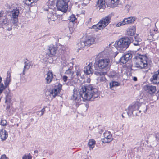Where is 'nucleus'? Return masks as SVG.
Segmentation results:
<instances>
[{"instance_id": "9d476101", "label": "nucleus", "mask_w": 159, "mask_h": 159, "mask_svg": "<svg viewBox=\"0 0 159 159\" xmlns=\"http://www.w3.org/2000/svg\"><path fill=\"white\" fill-rule=\"evenodd\" d=\"M62 85L59 83H57L54 89L48 92V94L52 97L54 98L58 93H60L62 89Z\"/></svg>"}, {"instance_id": "bb28decb", "label": "nucleus", "mask_w": 159, "mask_h": 159, "mask_svg": "<svg viewBox=\"0 0 159 159\" xmlns=\"http://www.w3.org/2000/svg\"><path fill=\"white\" fill-rule=\"evenodd\" d=\"M141 41V38L139 37L138 35H137L134 37V39H133V43L134 45L138 46L139 45Z\"/></svg>"}, {"instance_id": "c03bdc74", "label": "nucleus", "mask_w": 159, "mask_h": 159, "mask_svg": "<svg viewBox=\"0 0 159 159\" xmlns=\"http://www.w3.org/2000/svg\"><path fill=\"white\" fill-rule=\"evenodd\" d=\"M81 71L80 70H77L76 72V75L78 78L80 77L81 78Z\"/></svg>"}, {"instance_id": "0e129e2a", "label": "nucleus", "mask_w": 159, "mask_h": 159, "mask_svg": "<svg viewBox=\"0 0 159 159\" xmlns=\"http://www.w3.org/2000/svg\"><path fill=\"white\" fill-rule=\"evenodd\" d=\"M122 116L123 118H124L125 117L124 116H123V114L122 115Z\"/></svg>"}, {"instance_id": "4d7b16f0", "label": "nucleus", "mask_w": 159, "mask_h": 159, "mask_svg": "<svg viewBox=\"0 0 159 159\" xmlns=\"http://www.w3.org/2000/svg\"><path fill=\"white\" fill-rule=\"evenodd\" d=\"M133 80L134 81H136L137 80V78L136 77H134Z\"/></svg>"}, {"instance_id": "5701e85b", "label": "nucleus", "mask_w": 159, "mask_h": 159, "mask_svg": "<svg viewBox=\"0 0 159 159\" xmlns=\"http://www.w3.org/2000/svg\"><path fill=\"white\" fill-rule=\"evenodd\" d=\"M119 3V0H111V2L107 4V6L113 8L117 7Z\"/></svg>"}, {"instance_id": "13d9d810", "label": "nucleus", "mask_w": 159, "mask_h": 159, "mask_svg": "<svg viewBox=\"0 0 159 159\" xmlns=\"http://www.w3.org/2000/svg\"><path fill=\"white\" fill-rule=\"evenodd\" d=\"M103 130H102V129H101V130L100 131H99V133L101 134L102 133V132H103Z\"/></svg>"}, {"instance_id": "39448f33", "label": "nucleus", "mask_w": 159, "mask_h": 159, "mask_svg": "<svg viewBox=\"0 0 159 159\" xmlns=\"http://www.w3.org/2000/svg\"><path fill=\"white\" fill-rule=\"evenodd\" d=\"M53 44H50L48 46L46 50L47 54L49 57H51L52 56H55L60 57H62V55L64 52V51L60 48H58Z\"/></svg>"}, {"instance_id": "603ef678", "label": "nucleus", "mask_w": 159, "mask_h": 159, "mask_svg": "<svg viewBox=\"0 0 159 159\" xmlns=\"http://www.w3.org/2000/svg\"><path fill=\"white\" fill-rule=\"evenodd\" d=\"M91 20H92V18H89V19L88 20L87 22V23H88V24H90L91 22Z\"/></svg>"}, {"instance_id": "423d86ee", "label": "nucleus", "mask_w": 159, "mask_h": 159, "mask_svg": "<svg viewBox=\"0 0 159 159\" xmlns=\"http://www.w3.org/2000/svg\"><path fill=\"white\" fill-rule=\"evenodd\" d=\"M110 65V60L108 58H102L95 61L94 66L96 70L106 69Z\"/></svg>"}, {"instance_id": "72a5a7b5", "label": "nucleus", "mask_w": 159, "mask_h": 159, "mask_svg": "<svg viewBox=\"0 0 159 159\" xmlns=\"http://www.w3.org/2000/svg\"><path fill=\"white\" fill-rule=\"evenodd\" d=\"M46 4L48 5L49 7L52 8L53 7V5L54 4V0H49L46 3Z\"/></svg>"}, {"instance_id": "b1692460", "label": "nucleus", "mask_w": 159, "mask_h": 159, "mask_svg": "<svg viewBox=\"0 0 159 159\" xmlns=\"http://www.w3.org/2000/svg\"><path fill=\"white\" fill-rule=\"evenodd\" d=\"M86 46V43L84 40H81L77 44V46L78 49L77 50V52H79V50L84 48Z\"/></svg>"}, {"instance_id": "a18cd8bd", "label": "nucleus", "mask_w": 159, "mask_h": 159, "mask_svg": "<svg viewBox=\"0 0 159 159\" xmlns=\"http://www.w3.org/2000/svg\"><path fill=\"white\" fill-rule=\"evenodd\" d=\"M7 123L6 120H2L0 122V124L3 126H6L7 125Z\"/></svg>"}, {"instance_id": "dca6fc26", "label": "nucleus", "mask_w": 159, "mask_h": 159, "mask_svg": "<svg viewBox=\"0 0 159 159\" xmlns=\"http://www.w3.org/2000/svg\"><path fill=\"white\" fill-rule=\"evenodd\" d=\"M150 80L154 84H159V70L154 73Z\"/></svg>"}, {"instance_id": "79ce46f5", "label": "nucleus", "mask_w": 159, "mask_h": 159, "mask_svg": "<svg viewBox=\"0 0 159 159\" xmlns=\"http://www.w3.org/2000/svg\"><path fill=\"white\" fill-rule=\"evenodd\" d=\"M32 157L30 153L25 154L23 157L22 159H32Z\"/></svg>"}, {"instance_id": "f257e3e1", "label": "nucleus", "mask_w": 159, "mask_h": 159, "mask_svg": "<svg viewBox=\"0 0 159 159\" xmlns=\"http://www.w3.org/2000/svg\"><path fill=\"white\" fill-rule=\"evenodd\" d=\"M99 95L97 89L94 88L91 85L82 86L78 91L74 89L71 97L72 99L79 102L81 100L85 101H93Z\"/></svg>"}, {"instance_id": "6ab92c4d", "label": "nucleus", "mask_w": 159, "mask_h": 159, "mask_svg": "<svg viewBox=\"0 0 159 159\" xmlns=\"http://www.w3.org/2000/svg\"><path fill=\"white\" fill-rule=\"evenodd\" d=\"M92 66V64L90 63L87 66L84 68V71L86 75H90L93 73V70L91 68Z\"/></svg>"}, {"instance_id": "a211bd4d", "label": "nucleus", "mask_w": 159, "mask_h": 159, "mask_svg": "<svg viewBox=\"0 0 159 159\" xmlns=\"http://www.w3.org/2000/svg\"><path fill=\"white\" fill-rule=\"evenodd\" d=\"M95 38L92 36H88L84 41L87 46H90L95 43Z\"/></svg>"}, {"instance_id": "20e7f679", "label": "nucleus", "mask_w": 159, "mask_h": 159, "mask_svg": "<svg viewBox=\"0 0 159 159\" xmlns=\"http://www.w3.org/2000/svg\"><path fill=\"white\" fill-rule=\"evenodd\" d=\"M140 106L144 109V110L142 109L143 111L145 113L146 112L147 106L144 103H140L138 102H137L129 106L127 112L129 117L130 116L133 114V112L138 110L139 109Z\"/></svg>"}, {"instance_id": "58836bf2", "label": "nucleus", "mask_w": 159, "mask_h": 159, "mask_svg": "<svg viewBox=\"0 0 159 159\" xmlns=\"http://www.w3.org/2000/svg\"><path fill=\"white\" fill-rule=\"evenodd\" d=\"M120 61L121 63L123 64H125L128 61L124 55L120 58Z\"/></svg>"}, {"instance_id": "37998d69", "label": "nucleus", "mask_w": 159, "mask_h": 159, "mask_svg": "<svg viewBox=\"0 0 159 159\" xmlns=\"http://www.w3.org/2000/svg\"><path fill=\"white\" fill-rule=\"evenodd\" d=\"M94 73L96 75L98 76H100L102 75H105L106 74V72H99L96 71Z\"/></svg>"}, {"instance_id": "bf43d9fd", "label": "nucleus", "mask_w": 159, "mask_h": 159, "mask_svg": "<svg viewBox=\"0 0 159 159\" xmlns=\"http://www.w3.org/2000/svg\"><path fill=\"white\" fill-rule=\"evenodd\" d=\"M85 106L86 107V108H87V109L89 107V105L87 104H86L85 105Z\"/></svg>"}, {"instance_id": "7ed1b4c3", "label": "nucleus", "mask_w": 159, "mask_h": 159, "mask_svg": "<svg viewBox=\"0 0 159 159\" xmlns=\"http://www.w3.org/2000/svg\"><path fill=\"white\" fill-rule=\"evenodd\" d=\"M130 43V40L128 38H122L116 42L115 46L118 50L122 52L128 47Z\"/></svg>"}, {"instance_id": "7c9ffc66", "label": "nucleus", "mask_w": 159, "mask_h": 159, "mask_svg": "<svg viewBox=\"0 0 159 159\" xmlns=\"http://www.w3.org/2000/svg\"><path fill=\"white\" fill-rule=\"evenodd\" d=\"M92 29H94L96 31L102 29V26L101 25L100 23L98 22L97 24L93 25L91 28Z\"/></svg>"}, {"instance_id": "e433bc0d", "label": "nucleus", "mask_w": 159, "mask_h": 159, "mask_svg": "<svg viewBox=\"0 0 159 159\" xmlns=\"http://www.w3.org/2000/svg\"><path fill=\"white\" fill-rule=\"evenodd\" d=\"M125 57L126 58V59L128 61L132 57V54L129 53H127L124 55Z\"/></svg>"}, {"instance_id": "473e14b6", "label": "nucleus", "mask_w": 159, "mask_h": 159, "mask_svg": "<svg viewBox=\"0 0 159 159\" xmlns=\"http://www.w3.org/2000/svg\"><path fill=\"white\" fill-rule=\"evenodd\" d=\"M119 84V83L117 82L112 81L110 83V88L111 89L114 87L118 86Z\"/></svg>"}, {"instance_id": "393cba45", "label": "nucleus", "mask_w": 159, "mask_h": 159, "mask_svg": "<svg viewBox=\"0 0 159 159\" xmlns=\"http://www.w3.org/2000/svg\"><path fill=\"white\" fill-rule=\"evenodd\" d=\"M136 28L133 27L129 28L127 30L126 35L128 36H132L135 33Z\"/></svg>"}, {"instance_id": "680f3d73", "label": "nucleus", "mask_w": 159, "mask_h": 159, "mask_svg": "<svg viewBox=\"0 0 159 159\" xmlns=\"http://www.w3.org/2000/svg\"><path fill=\"white\" fill-rule=\"evenodd\" d=\"M87 82L88 83H89L90 82V79H88L87 80Z\"/></svg>"}, {"instance_id": "a19ab883", "label": "nucleus", "mask_w": 159, "mask_h": 159, "mask_svg": "<svg viewBox=\"0 0 159 159\" xmlns=\"http://www.w3.org/2000/svg\"><path fill=\"white\" fill-rule=\"evenodd\" d=\"M125 21L124 20V19L120 22L118 23L116 25V26L117 27H119L121 26L124 25H125Z\"/></svg>"}, {"instance_id": "f8f14e48", "label": "nucleus", "mask_w": 159, "mask_h": 159, "mask_svg": "<svg viewBox=\"0 0 159 159\" xmlns=\"http://www.w3.org/2000/svg\"><path fill=\"white\" fill-rule=\"evenodd\" d=\"M111 15L109 14L100 20L99 22L100 23L102 28L106 27L111 22Z\"/></svg>"}, {"instance_id": "2eb2a0df", "label": "nucleus", "mask_w": 159, "mask_h": 159, "mask_svg": "<svg viewBox=\"0 0 159 159\" xmlns=\"http://www.w3.org/2000/svg\"><path fill=\"white\" fill-rule=\"evenodd\" d=\"M2 25L5 27H7V30L8 31H11L12 30V26L13 25L12 21L11 20L4 19L3 20L2 23Z\"/></svg>"}, {"instance_id": "6e6d98bb", "label": "nucleus", "mask_w": 159, "mask_h": 159, "mask_svg": "<svg viewBox=\"0 0 159 159\" xmlns=\"http://www.w3.org/2000/svg\"><path fill=\"white\" fill-rule=\"evenodd\" d=\"M118 53V52H115L113 55V56L115 57Z\"/></svg>"}, {"instance_id": "e2e57ef3", "label": "nucleus", "mask_w": 159, "mask_h": 159, "mask_svg": "<svg viewBox=\"0 0 159 159\" xmlns=\"http://www.w3.org/2000/svg\"><path fill=\"white\" fill-rule=\"evenodd\" d=\"M30 120L31 121H33L34 120V119L32 118Z\"/></svg>"}, {"instance_id": "f03ea898", "label": "nucleus", "mask_w": 159, "mask_h": 159, "mask_svg": "<svg viewBox=\"0 0 159 159\" xmlns=\"http://www.w3.org/2000/svg\"><path fill=\"white\" fill-rule=\"evenodd\" d=\"M135 59V63L132 66L133 70H136L137 68H145L147 66L148 59L146 56L140 55L136 56Z\"/></svg>"}, {"instance_id": "f704fd0d", "label": "nucleus", "mask_w": 159, "mask_h": 159, "mask_svg": "<svg viewBox=\"0 0 159 159\" xmlns=\"http://www.w3.org/2000/svg\"><path fill=\"white\" fill-rule=\"evenodd\" d=\"M76 20V18L75 16L73 14L70 16L68 19V20L70 22H72L73 23Z\"/></svg>"}, {"instance_id": "69168bd1", "label": "nucleus", "mask_w": 159, "mask_h": 159, "mask_svg": "<svg viewBox=\"0 0 159 159\" xmlns=\"http://www.w3.org/2000/svg\"><path fill=\"white\" fill-rule=\"evenodd\" d=\"M18 126V124H17V126Z\"/></svg>"}, {"instance_id": "de8ad7c7", "label": "nucleus", "mask_w": 159, "mask_h": 159, "mask_svg": "<svg viewBox=\"0 0 159 159\" xmlns=\"http://www.w3.org/2000/svg\"><path fill=\"white\" fill-rule=\"evenodd\" d=\"M155 137L157 141L159 142V133H156L155 134Z\"/></svg>"}, {"instance_id": "09e8293b", "label": "nucleus", "mask_w": 159, "mask_h": 159, "mask_svg": "<svg viewBox=\"0 0 159 159\" xmlns=\"http://www.w3.org/2000/svg\"><path fill=\"white\" fill-rule=\"evenodd\" d=\"M0 159H9L8 157H7L6 155L5 154L1 155L0 157Z\"/></svg>"}, {"instance_id": "2f4dec72", "label": "nucleus", "mask_w": 159, "mask_h": 159, "mask_svg": "<svg viewBox=\"0 0 159 159\" xmlns=\"http://www.w3.org/2000/svg\"><path fill=\"white\" fill-rule=\"evenodd\" d=\"M97 80L98 82H104L106 81V79L104 76V75H102L98 78Z\"/></svg>"}, {"instance_id": "f3484780", "label": "nucleus", "mask_w": 159, "mask_h": 159, "mask_svg": "<svg viewBox=\"0 0 159 159\" xmlns=\"http://www.w3.org/2000/svg\"><path fill=\"white\" fill-rule=\"evenodd\" d=\"M3 92L5 95V103H11V96L9 89L8 88L6 90H4Z\"/></svg>"}, {"instance_id": "0eeeda50", "label": "nucleus", "mask_w": 159, "mask_h": 159, "mask_svg": "<svg viewBox=\"0 0 159 159\" xmlns=\"http://www.w3.org/2000/svg\"><path fill=\"white\" fill-rule=\"evenodd\" d=\"M11 74L9 71H7V76L5 80L4 81V85L2 83V78L0 76V95L4 90L7 89L11 81Z\"/></svg>"}, {"instance_id": "412c9836", "label": "nucleus", "mask_w": 159, "mask_h": 159, "mask_svg": "<svg viewBox=\"0 0 159 159\" xmlns=\"http://www.w3.org/2000/svg\"><path fill=\"white\" fill-rule=\"evenodd\" d=\"M7 132L5 129H2L0 130V137L2 141L5 140L8 137Z\"/></svg>"}, {"instance_id": "6e6552de", "label": "nucleus", "mask_w": 159, "mask_h": 159, "mask_svg": "<svg viewBox=\"0 0 159 159\" xmlns=\"http://www.w3.org/2000/svg\"><path fill=\"white\" fill-rule=\"evenodd\" d=\"M19 13V9L17 8L14 9L12 10L7 11L8 16L11 18V20L13 25L16 26L18 21V16Z\"/></svg>"}, {"instance_id": "a878e982", "label": "nucleus", "mask_w": 159, "mask_h": 159, "mask_svg": "<svg viewBox=\"0 0 159 159\" xmlns=\"http://www.w3.org/2000/svg\"><path fill=\"white\" fill-rule=\"evenodd\" d=\"M47 77L46 78L47 83L49 84L52 81L53 78V74L52 72L49 71L47 74Z\"/></svg>"}, {"instance_id": "4468645a", "label": "nucleus", "mask_w": 159, "mask_h": 159, "mask_svg": "<svg viewBox=\"0 0 159 159\" xmlns=\"http://www.w3.org/2000/svg\"><path fill=\"white\" fill-rule=\"evenodd\" d=\"M110 133V132L108 131H106L104 133V138L102 139V140L104 143H109L113 140L112 135Z\"/></svg>"}, {"instance_id": "9b49d317", "label": "nucleus", "mask_w": 159, "mask_h": 159, "mask_svg": "<svg viewBox=\"0 0 159 159\" xmlns=\"http://www.w3.org/2000/svg\"><path fill=\"white\" fill-rule=\"evenodd\" d=\"M58 15L55 13H53L52 11L48 13L47 15V20L49 25H54L55 21L58 18Z\"/></svg>"}, {"instance_id": "1a4fd4ad", "label": "nucleus", "mask_w": 159, "mask_h": 159, "mask_svg": "<svg viewBox=\"0 0 159 159\" xmlns=\"http://www.w3.org/2000/svg\"><path fill=\"white\" fill-rule=\"evenodd\" d=\"M69 0H57L56 7L58 10L62 12H66L68 8V3Z\"/></svg>"}, {"instance_id": "4be33fe9", "label": "nucleus", "mask_w": 159, "mask_h": 159, "mask_svg": "<svg viewBox=\"0 0 159 159\" xmlns=\"http://www.w3.org/2000/svg\"><path fill=\"white\" fill-rule=\"evenodd\" d=\"M97 7L101 9H104L106 7L105 0H98L97 2Z\"/></svg>"}, {"instance_id": "864d4df0", "label": "nucleus", "mask_w": 159, "mask_h": 159, "mask_svg": "<svg viewBox=\"0 0 159 159\" xmlns=\"http://www.w3.org/2000/svg\"><path fill=\"white\" fill-rule=\"evenodd\" d=\"M4 14V12L3 11L1 10L0 11V17H2Z\"/></svg>"}, {"instance_id": "ea45409f", "label": "nucleus", "mask_w": 159, "mask_h": 159, "mask_svg": "<svg viewBox=\"0 0 159 159\" xmlns=\"http://www.w3.org/2000/svg\"><path fill=\"white\" fill-rule=\"evenodd\" d=\"M39 0H25V3L28 5L31 4L33 2H36Z\"/></svg>"}, {"instance_id": "5fc2aeb1", "label": "nucleus", "mask_w": 159, "mask_h": 159, "mask_svg": "<svg viewBox=\"0 0 159 159\" xmlns=\"http://www.w3.org/2000/svg\"><path fill=\"white\" fill-rule=\"evenodd\" d=\"M139 108H140V110L139 111V113H140V112H141L142 111H143L142 110V109H143V110L144 109V108H143V107H142V106H139Z\"/></svg>"}, {"instance_id": "052dcab7", "label": "nucleus", "mask_w": 159, "mask_h": 159, "mask_svg": "<svg viewBox=\"0 0 159 159\" xmlns=\"http://www.w3.org/2000/svg\"><path fill=\"white\" fill-rule=\"evenodd\" d=\"M34 153H38V151L37 150H35L34 152Z\"/></svg>"}, {"instance_id": "4c0bfd02", "label": "nucleus", "mask_w": 159, "mask_h": 159, "mask_svg": "<svg viewBox=\"0 0 159 159\" xmlns=\"http://www.w3.org/2000/svg\"><path fill=\"white\" fill-rule=\"evenodd\" d=\"M43 9L44 11H48L49 12H50L51 11H52V8L49 7L46 4L43 7Z\"/></svg>"}, {"instance_id": "aec40b11", "label": "nucleus", "mask_w": 159, "mask_h": 159, "mask_svg": "<svg viewBox=\"0 0 159 159\" xmlns=\"http://www.w3.org/2000/svg\"><path fill=\"white\" fill-rule=\"evenodd\" d=\"M30 65V63L29 62L25 61L24 62V66L23 68V72L22 73L20 74V75L21 76V80L24 81L23 77L21 76L22 75L25 74V71L27 70L29 68ZM25 81H26V80H24Z\"/></svg>"}, {"instance_id": "c756f323", "label": "nucleus", "mask_w": 159, "mask_h": 159, "mask_svg": "<svg viewBox=\"0 0 159 159\" xmlns=\"http://www.w3.org/2000/svg\"><path fill=\"white\" fill-rule=\"evenodd\" d=\"M95 144V141L93 139H91L89 141L88 145L89 147L90 148V150L91 149H93L94 147V145Z\"/></svg>"}, {"instance_id": "49530a36", "label": "nucleus", "mask_w": 159, "mask_h": 159, "mask_svg": "<svg viewBox=\"0 0 159 159\" xmlns=\"http://www.w3.org/2000/svg\"><path fill=\"white\" fill-rule=\"evenodd\" d=\"M65 74H66L72 75L73 73L71 71V70L70 69H68L65 72Z\"/></svg>"}, {"instance_id": "ddd939ff", "label": "nucleus", "mask_w": 159, "mask_h": 159, "mask_svg": "<svg viewBox=\"0 0 159 159\" xmlns=\"http://www.w3.org/2000/svg\"><path fill=\"white\" fill-rule=\"evenodd\" d=\"M144 91L150 94H154L156 91V87L150 84H147L143 87Z\"/></svg>"}, {"instance_id": "cd10ccee", "label": "nucleus", "mask_w": 159, "mask_h": 159, "mask_svg": "<svg viewBox=\"0 0 159 159\" xmlns=\"http://www.w3.org/2000/svg\"><path fill=\"white\" fill-rule=\"evenodd\" d=\"M125 21L126 24H130L134 22L136 20L134 17H130L128 18H125L124 19Z\"/></svg>"}, {"instance_id": "8fccbe9b", "label": "nucleus", "mask_w": 159, "mask_h": 159, "mask_svg": "<svg viewBox=\"0 0 159 159\" xmlns=\"http://www.w3.org/2000/svg\"><path fill=\"white\" fill-rule=\"evenodd\" d=\"M67 78L68 77L66 75L63 76L62 77V80L64 82H66L67 81Z\"/></svg>"}, {"instance_id": "3c124183", "label": "nucleus", "mask_w": 159, "mask_h": 159, "mask_svg": "<svg viewBox=\"0 0 159 159\" xmlns=\"http://www.w3.org/2000/svg\"><path fill=\"white\" fill-rule=\"evenodd\" d=\"M10 103H6L7 104V107H6V109H9L10 108Z\"/></svg>"}, {"instance_id": "c85d7f7f", "label": "nucleus", "mask_w": 159, "mask_h": 159, "mask_svg": "<svg viewBox=\"0 0 159 159\" xmlns=\"http://www.w3.org/2000/svg\"><path fill=\"white\" fill-rule=\"evenodd\" d=\"M110 76L116 80L120 76V74L118 72L111 71L110 73Z\"/></svg>"}, {"instance_id": "c9c22d12", "label": "nucleus", "mask_w": 159, "mask_h": 159, "mask_svg": "<svg viewBox=\"0 0 159 159\" xmlns=\"http://www.w3.org/2000/svg\"><path fill=\"white\" fill-rule=\"evenodd\" d=\"M46 107H44L40 111H38L37 112V115L39 116H41L44 114L45 111V108Z\"/></svg>"}]
</instances>
